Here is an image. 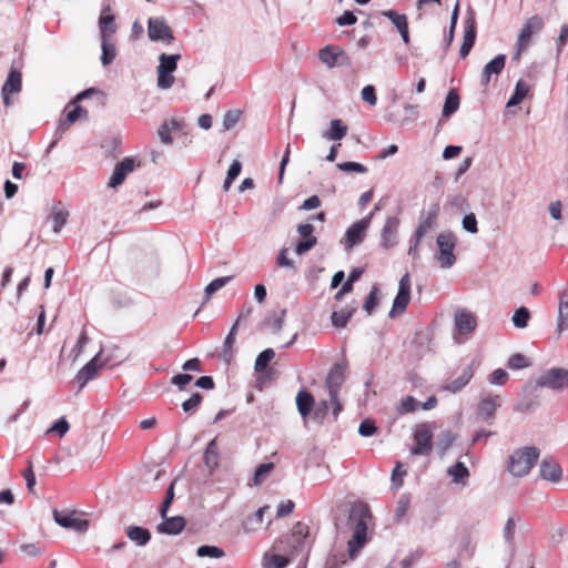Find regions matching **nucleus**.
<instances>
[{
    "label": "nucleus",
    "mask_w": 568,
    "mask_h": 568,
    "mask_svg": "<svg viewBox=\"0 0 568 568\" xmlns=\"http://www.w3.org/2000/svg\"><path fill=\"white\" fill-rule=\"evenodd\" d=\"M371 517L369 509L365 505L351 509L348 523L352 525L353 535L347 542L349 559H355L367 541V520Z\"/></svg>",
    "instance_id": "nucleus-1"
},
{
    "label": "nucleus",
    "mask_w": 568,
    "mask_h": 568,
    "mask_svg": "<svg viewBox=\"0 0 568 568\" xmlns=\"http://www.w3.org/2000/svg\"><path fill=\"white\" fill-rule=\"evenodd\" d=\"M540 456L536 446H524L515 449L508 457L507 470L517 478L527 476Z\"/></svg>",
    "instance_id": "nucleus-2"
},
{
    "label": "nucleus",
    "mask_w": 568,
    "mask_h": 568,
    "mask_svg": "<svg viewBox=\"0 0 568 568\" xmlns=\"http://www.w3.org/2000/svg\"><path fill=\"white\" fill-rule=\"evenodd\" d=\"M308 536V526L297 521L290 535L278 539L273 548L280 552L286 554L293 559L303 554L306 549V538Z\"/></svg>",
    "instance_id": "nucleus-3"
},
{
    "label": "nucleus",
    "mask_w": 568,
    "mask_h": 568,
    "mask_svg": "<svg viewBox=\"0 0 568 568\" xmlns=\"http://www.w3.org/2000/svg\"><path fill=\"white\" fill-rule=\"evenodd\" d=\"M538 387L551 390H562L568 387V369L564 367H552L540 374L536 382L524 386V393H532Z\"/></svg>",
    "instance_id": "nucleus-4"
},
{
    "label": "nucleus",
    "mask_w": 568,
    "mask_h": 568,
    "mask_svg": "<svg viewBox=\"0 0 568 568\" xmlns=\"http://www.w3.org/2000/svg\"><path fill=\"white\" fill-rule=\"evenodd\" d=\"M544 27V20L539 16L530 17L523 26L516 43V52L513 57L514 60H519L524 51H526L530 43L534 33L539 32Z\"/></svg>",
    "instance_id": "nucleus-5"
},
{
    "label": "nucleus",
    "mask_w": 568,
    "mask_h": 568,
    "mask_svg": "<svg viewBox=\"0 0 568 568\" xmlns=\"http://www.w3.org/2000/svg\"><path fill=\"white\" fill-rule=\"evenodd\" d=\"M415 445L410 448L412 455L426 456L433 450V427L428 423L416 425L414 430Z\"/></svg>",
    "instance_id": "nucleus-6"
},
{
    "label": "nucleus",
    "mask_w": 568,
    "mask_h": 568,
    "mask_svg": "<svg viewBox=\"0 0 568 568\" xmlns=\"http://www.w3.org/2000/svg\"><path fill=\"white\" fill-rule=\"evenodd\" d=\"M437 245L439 248L438 262L440 267L449 268L456 262L454 248L456 246V237L452 232H444L437 236Z\"/></svg>",
    "instance_id": "nucleus-7"
},
{
    "label": "nucleus",
    "mask_w": 568,
    "mask_h": 568,
    "mask_svg": "<svg viewBox=\"0 0 568 568\" xmlns=\"http://www.w3.org/2000/svg\"><path fill=\"white\" fill-rule=\"evenodd\" d=\"M373 216L374 212H371L367 216L356 221L347 229L344 235L345 250H351L364 241Z\"/></svg>",
    "instance_id": "nucleus-8"
},
{
    "label": "nucleus",
    "mask_w": 568,
    "mask_h": 568,
    "mask_svg": "<svg viewBox=\"0 0 568 568\" xmlns=\"http://www.w3.org/2000/svg\"><path fill=\"white\" fill-rule=\"evenodd\" d=\"M477 37L476 28V13L471 8H468L464 19V37L463 43L459 49L460 59H465L471 51Z\"/></svg>",
    "instance_id": "nucleus-9"
},
{
    "label": "nucleus",
    "mask_w": 568,
    "mask_h": 568,
    "mask_svg": "<svg viewBox=\"0 0 568 568\" xmlns=\"http://www.w3.org/2000/svg\"><path fill=\"white\" fill-rule=\"evenodd\" d=\"M318 59L327 68L332 69L335 67H349L352 60L348 54L336 45H326L318 52Z\"/></svg>",
    "instance_id": "nucleus-10"
},
{
    "label": "nucleus",
    "mask_w": 568,
    "mask_h": 568,
    "mask_svg": "<svg viewBox=\"0 0 568 568\" xmlns=\"http://www.w3.org/2000/svg\"><path fill=\"white\" fill-rule=\"evenodd\" d=\"M410 301V281L409 274L406 273L399 280L398 292L394 298L392 310L388 313L390 318H395L397 314L405 312Z\"/></svg>",
    "instance_id": "nucleus-11"
},
{
    "label": "nucleus",
    "mask_w": 568,
    "mask_h": 568,
    "mask_svg": "<svg viewBox=\"0 0 568 568\" xmlns=\"http://www.w3.org/2000/svg\"><path fill=\"white\" fill-rule=\"evenodd\" d=\"M148 34L152 41H162L168 44L174 40L173 32L163 18L149 19Z\"/></svg>",
    "instance_id": "nucleus-12"
},
{
    "label": "nucleus",
    "mask_w": 568,
    "mask_h": 568,
    "mask_svg": "<svg viewBox=\"0 0 568 568\" xmlns=\"http://www.w3.org/2000/svg\"><path fill=\"white\" fill-rule=\"evenodd\" d=\"M73 511L69 513L54 509L53 519L59 526L65 529H71L79 534L85 532L89 528V521L85 519L75 518L73 517Z\"/></svg>",
    "instance_id": "nucleus-13"
},
{
    "label": "nucleus",
    "mask_w": 568,
    "mask_h": 568,
    "mask_svg": "<svg viewBox=\"0 0 568 568\" xmlns=\"http://www.w3.org/2000/svg\"><path fill=\"white\" fill-rule=\"evenodd\" d=\"M562 468L552 456H546L539 464V477L552 484H558L562 479Z\"/></svg>",
    "instance_id": "nucleus-14"
},
{
    "label": "nucleus",
    "mask_w": 568,
    "mask_h": 568,
    "mask_svg": "<svg viewBox=\"0 0 568 568\" xmlns=\"http://www.w3.org/2000/svg\"><path fill=\"white\" fill-rule=\"evenodd\" d=\"M99 30L101 40L112 39L118 30L115 17L111 12V6L104 4L99 18Z\"/></svg>",
    "instance_id": "nucleus-15"
},
{
    "label": "nucleus",
    "mask_w": 568,
    "mask_h": 568,
    "mask_svg": "<svg viewBox=\"0 0 568 568\" xmlns=\"http://www.w3.org/2000/svg\"><path fill=\"white\" fill-rule=\"evenodd\" d=\"M399 219L396 216H387L381 233V245L384 248H390L397 244V234L399 227Z\"/></svg>",
    "instance_id": "nucleus-16"
},
{
    "label": "nucleus",
    "mask_w": 568,
    "mask_h": 568,
    "mask_svg": "<svg viewBox=\"0 0 568 568\" xmlns=\"http://www.w3.org/2000/svg\"><path fill=\"white\" fill-rule=\"evenodd\" d=\"M22 88V75L21 72L14 68H11L7 80L1 89V95L6 105L10 104V94L19 93Z\"/></svg>",
    "instance_id": "nucleus-17"
},
{
    "label": "nucleus",
    "mask_w": 568,
    "mask_h": 568,
    "mask_svg": "<svg viewBox=\"0 0 568 568\" xmlns=\"http://www.w3.org/2000/svg\"><path fill=\"white\" fill-rule=\"evenodd\" d=\"M506 55L500 53L497 54L494 59H491L483 69L480 75V84L481 87L487 88L490 83L493 75H499L506 64Z\"/></svg>",
    "instance_id": "nucleus-18"
},
{
    "label": "nucleus",
    "mask_w": 568,
    "mask_h": 568,
    "mask_svg": "<svg viewBox=\"0 0 568 568\" xmlns=\"http://www.w3.org/2000/svg\"><path fill=\"white\" fill-rule=\"evenodd\" d=\"M344 371L345 366L339 363H335L332 366L325 381L329 398H335L338 395L339 388L344 383Z\"/></svg>",
    "instance_id": "nucleus-19"
},
{
    "label": "nucleus",
    "mask_w": 568,
    "mask_h": 568,
    "mask_svg": "<svg viewBox=\"0 0 568 568\" xmlns=\"http://www.w3.org/2000/svg\"><path fill=\"white\" fill-rule=\"evenodd\" d=\"M134 168H135L134 159H132V158L123 159L121 162H119L115 165L108 185L113 189L118 187L119 185H121L124 182L126 175L129 173H131L134 170Z\"/></svg>",
    "instance_id": "nucleus-20"
},
{
    "label": "nucleus",
    "mask_w": 568,
    "mask_h": 568,
    "mask_svg": "<svg viewBox=\"0 0 568 568\" xmlns=\"http://www.w3.org/2000/svg\"><path fill=\"white\" fill-rule=\"evenodd\" d=\"M439 211H440L439 203L435 202L429 206L425 217H424V212H422V215H420L422 220L415 231V235L417 236V242H420V240L427 233V230L435 225L436 220L439 214Z\"/></svg>",
    "instance_id": "nucleus-21"
},
{
    "label": "nucleus",
    "mask_w": 568,
    "mask_h": 568,
    "mask_svg": "<svg viewBox=\"0 0 568 568\" xmlns=\"http://www.w3.org/2000/svg\"><path fill=\"white\" fill-rule=\"evenodd\" d=\"M104 349H101L93 358H91L77 374L75 379L80 385V388L84 387L87 383L93 379L98 373V369L103 366L99 364V358Z\"/></svg>",
    "instance_id": "nucleus-22"
},
{
    "label": "nucleus",
    "mask_w": 568,
    "mask_h": 568,
    "mask_svg": "<svg viewBox=\"0 0 568 568\" xmlns=\"http://www.w3.org/2000/svg\"><path fill=\"white\" fill-rule=\"evenodd\" d=\"M476 317L468 311L462 310L455 314V326L459 334L468 335L476 328Z\"/></svg>",
    "instance_id": "nucleus-23"
},
{
    "label": "nucleus",
    "mask_w": 568,
    "mask_h": 568,
    "mask_svg": "<svg viewBox=\"0 0 568 568\" xmlns=\"http://www.w3.org/2000/svg\"><path fill=\"white\" fill-rule=\"evenodd\" d=\"M186 520L183 516L165 517L158 525L156 530L164 535H178L185 528Z\"/></svg>",
    "instance_id": "nucleus-24"
},
{
    "label": "nucleus",
    "mask_w": 568,
    "mask_h": 568,
    "mask_svg": "<svg viewBox=\"0 0 568 568\" xmlns=\"http://www.w3.org/2000/svg\"><path fill=\"white\" fill-rule=\"evenodd\" d=\"M568 328V287L559 293L557 332L562 333Z\"/></svg>",
    "instance_id": "nucleus-25"
},
{
    "label": "nucleus",
    "mask_w": 568,
    "mask_h": 568,
    "mask_svg": "<svg viewBox=\"0 0 568 568\" xmlns=\"http://www.w3.org/2000/svg\"><path fill=\"white\" fill-rule=\"evenodd\" d=\"M498 396L483 398L477 407V416L481 420L488 422L495 417V413L499 404L497 403Z\"/></svg>",
    "instance_id": "nucleus-26"
},
{
    "label": "nucleus",
    "mask_w": 568,
    "mask_h": 568,
    "mask_svg": "<svg viewBox=\"0 0 568 568\" xmlns=\"http://www.w3.org/2000/svg\"><path fill=\"white\" fill-rule=\"evenodd\" d=\"M473 376V368L470 365H468L463 369L460 376L445 384L443 386V389L450 393H458L470 382Z\"/></svg>",
    "instance_id": "nucleus-27"
},
{
    "label": "nucleus",
    "mask_w": 568,
    "mask_h": 568,
    "mask_svg": "<svg viewBox=\"0 0 568 568\" xmlns=\"http://www.w3.org/2000/svg\"><path fill=\"white\" fill-rule=\"evenodd\" d=\"M128 538L136 546H145L151 539V532L148 528L131 525L125 529Z\"/></svg>",
    "instance_id": "nucleus-28"
},
{
    "label": "nucleus",
    "mask_w": 568,
    "mask_h": 568,
    "mask_svg": "<svg viewBox=\"0 0 568 568\" xmlns=\"http://www.w3.org/2000/svg\"><path fill=\"white\" fill-rule=\"evenodd\" d=\"M205 466L213 471L219 467L220 453L216 438H213L206 446L203 455Z\"/></svg>",
    "instance_id": "nucleus-29"
},
{
    "label": "nucleus",
    "mask_w": 568,
    "mask_h": 568,
    "mask_svg": "<svg viewBox=\"0 0 568 568\" xmlns=\"http://www.w3.org/2000/svg\"><path fill=\"white\" fill-rule=\"evenodd\" d=\"M314 397L310 392L301 390L296 396L297 410L301 416L305 419L314 408Z\"/></svg>",
    "instance_id": "nucleus-30"
},
{
    "label": "nucleus",
    "mask_w": 568,
    "mask_h": 568,
    "mask_svg": "<svg viewBox=\"0 0 568 568\" xmlns=\"http://www.w3.org/2000/svg\"><path fill=\"white\" fill-rule=\"evenodd\" d=\"M347 126L339 119L331 121L329 129L323 133V138L332 141H339L347 134Z\"/></svg>",
    "instance_id": "nucleus-31"
},
{
    "label": "nucleus",
    "mask_w": 568,
    "mask_h": 568,
    "mask_svg": "<svg viewBox=\"0 0 568 568\" xmlns=\"http://www.w3.org/2000/svg\"><path fill=\"white\" fill-rule=\"evenodd\" d=\"M236 332H237V323H234L223 343V349L221 353V357L226 363H230L234 357L233 345L236 339Z\"/></svg>",
    "instance_id": "nucleus-32"
},
{
    "label": "nucleus",
    "mask_w": 568,
    "mask_h": 568,
    "mask_svg": "<svg viewBox=\"0 0 568 568\" xmlns=\"http://www.w3.org/2000/svg\"><path fill=\"white\" fill-rule=\"evenodd\" d=\"M529 85L523 79L518 80L513 94L507 101L506 108H513L521 103V101L526 98L529 92Z\"/></svg>",
    "instance_id": "nucleus-33"
},
{
    "label": "nucleus",
    "mask_w": 568,
    "mask_h": 568,
    "mask_svg": "<svg viewBox=\"0 0 568 568\" xmlns=\"http://www.w3.org/2000/svg\"><path fill=\"white\" fill-rule=\"evenodd\" d=\"M460 98L455 89H450L446 95L442 115L444 118L452 116L459 108Z\"/></svg>",
    "instance_id": "nucleus-34"
},
{
    "label": "nucleus",
    "mask_w": 568,
    "mask_h": 568,
    "mask_svg": "<svg viewBox=\"0 0 568 568\" xmlns=\"http://www.w3.org/2000/svg\"><path fill=\"white\" fill-rule=\"evenodd\" d=\"M274 357H275V352L273 348H266V349L262 351L255 359V365H254L255 372L258 374L265 373V376L268 377L270 374H268V372H266V369H267L268 364L271 363V361Z\"/></svg>",
    "instance_id": "nucleus-35"
},
{
    "label": "nucleus",
    "mask_w": 568,
    "mask_h": 568,
    "mask_svg": "<svg viewBox=\"0 0 568 568\" xmlns=\"http://www.w3.org/2000/svg\"><path fill=\"white\" fill-rule=\"evenodd\" d=\"M355 312H356L355 306H351V307L347 306L341 311L333 312L331 315L333 326H335L337 328L345 327L347 325L349 318L354 315Z\"/></svg>",
    "instance_id": "nucleus-36"
},
{
    "label": "nucleus",
    "mask_w": 568,
    "mask_h": 568,
    "mask_svg": "<svg viewBox=\"0 0 568 568\" xmlns=\"http://www.w3.org/2000/svg\"><path fill=\"white\" fill-rule=\"evenodd\" d=\"M270 509V506H263L258 508L254 514L250 515L243 523L246 531L256 530L263 523V516L265 511Z\"/></svg>",
    "instance_id": "nucleus-37"
},
{
    "label": "nucleus",
    "mask_w": 568,
    "mask_h": 568,
    "mask_svg": "<svg viewBox=\"0 0 568 568\" xmlns=\"http://www.w3.org/2000/svg\"><path fill=\"white\" fill-rule=\"evenodd\" d=\"M101 49H102V54H101V63L103 67H106V65H110L114 59H115V55H116V50H115V45L112 41V39H108V40H101Z\"/></svg>",
    "instance_id": "nucleus-38"
},
{
    "label": "nucleus",
    "mask_w": 568,
    "mask_h": 568,
    "mask_svg": "<svg viewBox=\"0 0 568 568\" xmlns=\"http://www.w3.org/2000/svg\"><path fill=\"white\" fill-rule=\"evenodd\" d=\"M232 280H233V276H222V277H217V278L213 280L211 283H209L204 290L205 297H204L202 305L207 303L214 293H216L219 290L224 287Z\"/></svg>",
    "instance_id": "nucleus-39"
},
{
    "label": "nucleus",
    "mask_w": 568,
    "mask_h": 568,
    "mask_svg": "<svg viewBox=\"0 0 568 568\" xmlns=\"http://www.w3.org/2000/svg\"><path fill=\"white\" fill-rule=\"evenodd\" d=\"M180 59V54L162 53L160 55V64L158 67V72L165 71L168 73H173L176 70V63Z\"/></svg>",
    "instance_id": "nucleus-40"
},
{
    "label": "nucleus",
    "mask_w": 568,
    "mask_h": 568,
    "mask_svg": "<svg viewBox=\"0 0 568 568\" xmlns=\"http://www.w3.org/2000/svg\"><path fill=\"white\" fill-rule=\"evenodd\" d=\"M455 439H456V435L452 430H448V429L443 430L438 435V439H437L438 453L440 455H444L452 447Z\"/></svg>",
    "instance_id": "nucleus-41"
},
{
    "label": "nucleus",
    "mask_w": 568,
    "mask_h": 568,
    "mask_svg": "<svg viewBox=\"0 0 568 568\" xmlns=\"http://www.w3.org/2000/svg\"><path fill=\"white\" fill-rule=\"evenodd\" d=\"M196 555L201 558L209 557V558H222L225 556V552L222 548L213 545H202L197 547Z\"/></svg>",
    "instance_id": "nucleus-42"
},
{
    "label": "nucleus",
    "mask_w": 568,
    "mask_h": 568,
    "mask_svg": "<svg viewBox=\"0 0 568 568\" xmlns=\"http://www.w3.org/2000/svg\"><path fill=\"white\" fill-rule=\"evenodd\" d=\"M448 475L454 477L456 483H464L469 477V470L463 462H457L447 470Z\"/></svg>",
    "instance_id": "nucleus-43"
},
{
    "label": "nucleus",
    "mask_w": 568,
    "mask_h": 568,
    "mask_svg": "<svg viewBox=\"0 0 568 568\" xmlns=\"http://www.w3.org/2000/svg\"><path fill=\"white\" fill-rule=\"evenodd\" d=\"M530 318V312L527 307H518L513 315L514 326L517 328H525L528 325Z\"/></svg>",
    "instance_id": "nucleus-44"
},
{
    "label": "nucleus",
    "mask_w": 568,
    "mask_h": 568,
    "mask_svg": "<svg viewBox=\"0 0 568 568\" xmlns=\"http://www.w3.org/2000/svg\"><path fill=\"white\" fill-rule=\"evenodd\" d=\"M378 294H379V290H378L377 285H373L371 287V291H369L364 304H363V310L367 313V315H372V313L376 308V306L378 304Z\"/></svg>",
    "instance_id": "nucleus-45"
},
{
    "label": "nucleus",
    "mask_w": 568,
    "mask_h": 568,
    "mask_svg": "<svg viewBox=\"0 0 568 568\" xmlns=\"http://www.w3.org/2000/svg\"><path fill=\"white\" fill-rule=\"evenodd\" d=\"M419 406L418 400L413 396H406L403 398L397 407V413L400 415H405L408 413L415 412Z\"/></svg>",
    "instance_id": "nucleus-46"
},
{
    "label": "nucleus",
    "mask_w": 568,
    "mask_h": 568,
    "mask_svg": "<svg viewBox=\"0 0 568 568\" xmlns=\"http://www.w3.org/2000/svg\"><path fill=\"white\" fill-rule=\"evenodd\" d=\"M202 399H203V397L200 393L192 394V396L189 399H186L182 403L183 412L186 414L195 413L197 407L202 403Z\"/></svg>",
    "instance_id": "nucleus-47"
},
{
    "label": "nucleus",
    "mask_w": 568,
    "mask_h": 568,
    "mask_svg": "<svg viewBox=\"0 0 568 568\" xmlns=\"http://www.w3.org/2000/svg\"><path fill=\"white\" fill-rule=\"evenodd\" d=\"M293 558L286 554H275L270 561L265 564L266 568H285Z\"/></svg>",
    "instance_id": "nucleus-48"
},
{
    "label": "nucleus",
    "mask_w": 568,
    "mask_h": 568,
    "mask_svg": "<svg viewBox=\"0 0 568 568\" xmlns=\"http://www.w3.org/2000/svg\"><path fill=\"white\" fill-rule=\"evenodd\" d=\"M508 379L509 374L503 368H497L488 375V383L491 385L503 386Z\"/></svg>",
    "instance_id": "nucleus-49"
},
{
    "label": "nucleus",
    "mask_w": 568,
    "mask_h": 568,
    "mask_svg": "<svg viewBox=\"0 0 568 568\" xmlns=\"http://www.w3.org/2000/svg\"><path fill=\"white\" fill-rule=\"evenodd\" d=\"M336 166L338 170L347 173L355 172L364 174L368 171V169L364 164L358 162H342L338 163Z\"/></svg>",
    "instance_id": "nucleus-50"
},
{
    "label": "nucleus",
    "mask_w": 568,
    "mask_h": 568,
    "mask_svg": "<svg viewBox=\"0 0 568 568\" xmlns=\"http://www.w3.org/2000/svg\"><path fill=\"white\" fill-rule=\"evenodd\" d=\"M507 365L511 369H521L530 366V363L523 354L516 353L508 358Z\"/></svg>",
    "instance_id": "nucleus-51"
},
{
    "label": "nucleus",
    "mask_w": 568,
    "mask_h": 568,
    "mask_svg": "<svg viewBox=\"0 0 568 568\" xmlns=\"http://www.w3.org/2000/svg\"><path fill=\"white\" fill-rule=\"evenodd\" d=\"M382 16L388 18L393 22V24L396 27L397 30L399 28H402V26L407 23V17L403 13H398L395 10L382 11Z\"/></svg>",
    "instance_id": "nucleus-52"
},
{
    "label": "nucleus",
    "mask_w": 568,
    "mask_h": 568,
    "mask_svg": "<svg viewBox=\"0 0 568 568\" xmlns=\"http://www.w3.org/2000/svg\"><path fill=\"white\" fill-rule=\"evenodd\" d=\"M539 406V400L537 398V396H534V397H524L523 399H520L517 404H516V410H519V412H530L532 409H535L536 407Z\"/></svg>",
    "instance_id": "nucleus-53"
},
{
    "label": "nucleus",
    "mask_w": 568,
    "mask_h": 568,
    "mask_svg": "<svg viewBox=\"0 0 568 568\" xmlns=\"http://www.w3.org/2000/svg\"><path fill=\"white\" fill-rule=\"evenodd\" d=\"M241 114L242 112L237 109L226 111L223 118L224 129H232L240 121Z\"/></svg>",
    "instance_id": "nucleus-54"
},
{
    "label": "nucleus",
    "mask_w": 568,
    "mask_h": 568,
    "mask_svg": "<svg viewBox=\"0 0 568 568\" xmlns=\"http://www.w3.org/2000/svg\"><path fill=\"white\" fill-rule=\"evenodd\" d=\"M317 244L316 237H306L296 243L295 252L298 255H303L311 251Z\"/></svg>",
    "instance_id": "nucleus-55"
},
{
    "label": "nucleus",
    "mask_w": 568,
    "mask_h": 568,
    "mask_svg": "<svg viewBox=\"0 0 568 568\" xmlns=\"http://www.w3.org/2000/svg\"><path fill=\"white\" fill-rule=\"evenodd\" d=\"M274 468L273 463H263L258 465L254 473V484L260 485L265 476Z\"/></svg>",
    "instance_id": "nucleus-56"
},
{
    "label": "nucleus",
    "mask_w": 568,
    "mask_h": 568,
    "mask_svg": "<svg viewBox=\"0 0 568 568\" xmlns=\"http://www.w3.org/2000/svg\"><path fill=\"white\" fill-rule=\"evenodd\" d=\"M376 430L377 427L375 423L369 418L364 419L358 427V434L363 437H371L376 433Z\"/></svg>",
    "instance_id": "nucleus-57"
},
{
    "label": "nucleus",
    "mask_w": 568,
    "mask_h": 568,
    "mask_svg": "<svg viewBox=\"0 0 568 568\" xmlns=\"http://www.w3.org/2000/svg\"><path fill=\"white\" fill-rule=\"evenodd\" d=\"M68 213L64 211H53L51 219L53 221V232L59 233L67 222Z\"/></svg>",
    "instance_id": "nucleus-58"
},
{
    "label": "nucleus",
    "mask_w": 568,
    "mask_h": 568,
    "mask_svg": "<svg viewBox=\"0 0 568 568\" xmlns=\"http://www.w3.org/2000/svg\"><path fill=\"white\" fill-rule=\"evenodd\" d=\"M463 229L471 234L478 232L477 220L474 213L466 214L463 217Z\"/></svg>",
    "instance_id": "nucleus-59"
},
{
    "label": "nucleus",
    "mask_w": 568,
    "mask_h": 568,
    "mask_svg": "<svg viewBox=\"0 0 568 568\" xmlns=\"http://www.w3.org/2000/svg\"><path fill=\"white\" fill-rule=\"evenodd\" d=\"M192 379L193 376L190 374H176L172 377L171 383L178 386L180 390H185Z\"/></svg>",
    "instance_id": "nucleus-60"
},
{
    "label": "nucleus",
    "mask_w": 568,
    "mask_h": 568,
    "mask_svg": "<svg viewBox=\"0 0 568 568\" xmlns=\"http://www.w3.org/2000/svg\"><path fill=\"white\" fill-rule=\"evenodd\" d=\"M287 255H288V250L286 247L282 248L276 258V264L280 267H287V268L295 270L294 262L291 258H288Z\"/></svg>",
    "instance_id": "nucleus-61"
},
{
    "label": "nucleus",
    "mask_w": 568,
    "mask_h": 568,
    "mask_svg": "<svg viewBox=\"0 0 568 568\" xmlns=\"http://www.w3.org/2000/svg\"><path fill=\"white\" fill-rule=\"evenodd\" d=\"M335 22L339 27L353 26L357 22V18L353 11H345L342 16L337 17Z\"/></svg>",
    "instance_id": "nucleus-62"
},
{
    "label": "nucleus",
    "mask_w": 568,
    "mask_h": 568,
    "mask_svg": "<svg viewBox=\"0 0 568 568\" xmlns=\"http://www.w3.org/2000/svg\"><path fill=\"white\" fill-rule=\"evenodd\" d=\"M362 99L369 105H375L377 102L376 91L374 85L368 84L362 90Z\"/></svg>",
    "instance_id": "nucleus-63"
},
{
    "label": "nucleus",
    "mask_w": 568,
    "mask_h": 568,
    "mask_svg": "<svg viewBox=\"0 0 568 568\" xmlns=\"http://www.w3.org/2000/svg\"><path fill=\"white\" fill-rule=\"evenodd\" d=\"M423 556L422 550H415L409 552L400 562L402 568H410L415 562H417Z\"/></svg>",
    "instance_id": "nucleus-64"
}]
</instances>
